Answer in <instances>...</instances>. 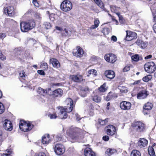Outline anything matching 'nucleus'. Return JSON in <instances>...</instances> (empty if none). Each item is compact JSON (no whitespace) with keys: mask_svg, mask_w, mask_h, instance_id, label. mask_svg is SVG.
Masks as SVG:
<instances>
[{"mask_svg":"<svg viewBox=\"0 0 156 156\" xmlns=\"http://www.w3.org/2000/svg\"><path fill=\"white\" fill-rule=\"evenodd\" d=\"M67 133L72 139L81 138L83 136L82 130L77 127L69 129L67 131Z\"/></svg>","mask_w":156,"mask_h":156,"instance_id":"1","label":"nucleus"},{"mask_svg":"<svg viewBox=\"0 0 156 156\" xmlns=\"http://www.w3.org/2000/svg\"><path fill=\"white\" fill-rule=\"evenodd\" d=\"M35 25V23L33 21L28 22H22L20 23V29L22 32H27L33 29Z\"/></svg>","mask_w":156,"mask_h":156,"instance_id":"2","label":"nucleus"},{"mask_svg":"<svg viewBox=\"0 0 156 156\" xmlns=\"http://www.w3.org/2000/svg\"><path fill=\"white\" fill-rule=\"evenodd\" d=\"M144 69L146 72L152 73L155 71L156 65L153 62H147L144 65Z\"/></svg>","mask_w":156,"mask_h":156,"instance_id":"3","label":"nucleus"},{"mask_svg":"<svg viewBox=\"0 0 156 156\" xmlns=\"http://www.w3.org/2000/svg\"><path fill=\"white\" fill-rule=\"evenodd\" d=\"M19 126L20 129L25 132L30 130L33 127V125L23 120L20 121Z\"/></svg>","mask_w":156,"mask_h":156,"instance_id":"4","label":"nucleus"},{"mask_svg":"<svg viewBox=\"0 0 156 156\" xmlns=\"http://www.w3.org/2000/svg\"><path fill=\"white\" fill-rule=\"evenodd\" d=\"M72 4L69 1L64 0L60 5L61 9L65 12L70 11L72 9Z\"/></svg>","mask_w":156,"mask_h":156,"instance_id":"5","label":"nucleus"},{"mask_svg":"<svg viewBox=\"0 0 156 156\" xmlns=\"http://www.w3.org/2000/svg\"><path fill=\"white\" fill-rule=\"evenodd\" d=\"M57 109L59 111L58 113V117L61 119H66L67 117V113L69 112L67 111V108L63 107H58Z\"/></svg>","mask_w":156,"mask_h":156,"instance_id":"6","label":"nucleus"},{"mask_svg":"<svg viewBox=\"0 0 156 156\" xmlns=\"http://www.w3.org/2000/svg\"><path fill=\"white\" fill-rule=\"evenodd\" d=\"M132 127L133 129L138 132H141L144 130L145 128V125L140 122L137 121L133 123Z\"/></svg>","mask_w":156,"mask_h":156,"instance_id":"7","label":"nucleus"},{"mask_svg":"<svg viewBox=\"0 0 156 156\" xmlns=\"http://www.w3.org/2000/svg\"><path fill=\"white\" fill-rule=\"evenodd\" d=\"M104 58L107 62L111 63H114L117 60L116 56L112 53L106 54Z\"/></svg>","mask_w":156,"mask_h":156,"instance_id":"8","label":"nucleus"},{"mask_svg":"<svg viewBox=\"0 0 156 156\" xmlns=\"http://www.w3.org/2000/svg\"><path fill=\"white\" fill-rule=\"evenodd\" d=\"M126 34L125 38L126 40L131 41L137 38V34L135 32L129 30H126Z\"/></svg>","mask_w":156,"mask_h":156,"instance_id":"9","label":"nucleus"},{"mask_svg":"<svg viewBox=\"0 0 156 156\" xmlns=\"http://www.w3.org/2000/svg\"><path fill=\"white\" fill-rule=\"evenodd\" d=\"M54 150L56 154L60 155L62 154L65 152V148L62 145L57 144L55 145Z\"/></svg>","mask_w":156,"mask_h":156,"instance_id":"10","label":"nucleus"},{"mask_svg":"<svg viewBox=\"0 0 156 156\" xmlns=\"http://www.w3.org/2000/svg\"><path fill=\"white\" fill-rule=\"evenodd\" d=\"M70 78L73 81L76 83H80L85 80L83 76L79 74L73 75L70 76Z\"/></svg>","mask_w":156,"mask_h":156,"instance_id":"11","label":"nucleus"},{"mask_svg":"<svg viewBox=\"0 0 156 156\" xmlns=\"http://www.w3.org/2000/svg\"><path fill=\"white\" fill-rule=\"evenodd\" d=\"M3 127L5 129L8 131H11L12 129V124L11 122L6 119L3 122Z\"/></svg>","mask_w":156,"mask_h":156,"instance_id":"12","label":"nucleus"},{"mask_svg":"<svg viewBox=\"0 0 156 156\" xmlns=\"http://www.w3.org/2000/svg\"><path fill=\"white\" fill-rule=\"evenodd\" d=\"M106 129L107 134L109 135L113 136L116 132L115 127L112 125H109L107 126Z\"/></svg>","mask_w":156,"mask_h":156,"instance_id":"13","label":"nucleus"},{"mask_svg":"<svg viewBox=\"0 0 156 156\" xmlns=\"http://www.w3.org/2000/svg\"><path fill=\"white\" fill-rule=\"evenodd\" d=\"M120 106L122 109L127 110L130 109L131 104L129 102L122 101L120 103Z\"/></svg>","mask_w":156,"mask_h":156,"instance_id":"14","label":"nucleus"},{"mask_svg":"<svg viewBox=\"0 0 156 156\" xmlns=\"http://www.w3.org/2000/svg\"><path fill=\"white\" fill-rule=\"evenodd\" d=\"M66 103L67 106L66 108H67V111L69 112H71L73 108V101L72 100L69 98H66Z\"/></svg>","mask_w":156,"mask_h":156,"instance_id":"15","label":"nucleus"},{"mask_svg":"<svg viewBox=\"0 0 156 156\" xmlns=\"http://www.w3.org/2000/svg\"><path fill=\"white\" fill-rule=\"evenodd\" d=\"M14 8L13 6H9L4 9V12L5 14H8L10 16H12L14 13Z\"/></svg>","mask_w":156,"mask_h":156,"instance_id":"16","label":"nucleus"},{"mask_svg":"<svg viewBox=\"0 0 156 156\" xmlns=\"http://www.w3.org/2000/svg\"><path fill=\"white\" fill-rule=\"evenodd\" d=\"M105 75L107 78L110 79H113L115 76L114 72L112 70H106L105 72Z\"/></svg>","mask_w":156,"mask_h":156,"instance_id":"17","label":"nucleus"},{"mask_svg":"<svg viewBox=\"0 0 156 156\" xmlns=\"http://www.w3.org/2000/svg\"><path fill=\"white\" fill-rule=\"evenodd\" d=\"M83 54V50L79 46H77L76 47V51L73 53L74 56L77 57H81L82 56Z\"/></svg>","mask_w":156,"mask_h":156,"instance_id":"18","label":"nucleus"},{"mask_svg":"<svg viewBox=\"0 0 156 156\" xmlns=\"http://www.w3.org/2000/svg\"><path fill=\"white\" fill-rule=\"evenodd\" d=\"M50 63L52 64L54 68H58L60 67V65L58 61L56 59L52 58L50 59L49 61Z\"/></svg>","mask_w":156,"mask_h":156,"instance_id":"19","label":"nucleus"},{"mask_svg":"<svg viewBox=\"0 0 156 156\" xmlns=\"http://www.w3.org/2000/svg\"><path fill=\"white\" fill-rule=\"evenodd\" d=\"M148 92L146 90H142L137 95L138 99H141L145 98L148 95Z\"/></svg>","mask_w":156,"mask_h":156,"instance_id":"20","label":"nucleus"},{"mask_svg":"<svg viewBox=\"0 0 156 156\" xmlns=\"http://www.w3.org/2000/svg\"><path fill=\"white\" fill-rule=\"evenodd\" d=\"M147 144L148 141L147 140L144 138H141L139 140L138 145L140 147H143L146 146Z\"/></svg>","mask_w":156,"mask_h":156,"instance_id":"21","label":"nucleus"},{"mask_svg":"<svg viewBox=\"0 0 156 156\" xmlns=\"http://www.w3.org/2000/svg\"><path fill=\"white\" fill-rule=\"evenodd\" d=\"M63 94L62 90L58 88L53 91L52 93V94L54 97H60Z\"/></svg>","mask_w":156,"mask_h":156,"instance_id":"22","label":"nucleus"},{"mask_svg":"<svg viewBox=\"0 0 156 156\" xmlns=\"http://www.w3.org/2000/svg\"><path fill=\"white\" fill-rule=\"evenodd\" d=\"M136 43L137 45L142 48H145L147 45V42H144L140 40H137Z\"/></svg>","mask_w":156,"mask_h":156,"instance_id":"23","label":"nucleus"},{"mask_svg":"<svg viewBox=\"0 0 156 156\" xmlns=\"http://www.w3.org/2000/svg\"><path fill=\"white\" fill-rule=\"evenodd\" d=\"M85 156H95V153L90 148H86L84 151Z\"/></svg>","mask_w":156,"mask_h":156,"instance_id":"24","label":"nucleus"},{"mask_svg":"<svg viewBox=\"0 0 156 156\" xmlns=\"http://www.w3.org/2000/svg\"><path fill=\"white\" fill-rule=\"evenodd\" d=\"M50 141L49 134L45 135L42 138V143L43 144H48Z\"/></svg>","mask_w":156,"mask_h":156,"instance_id":"25","label":"nucleus"},{"mask_svg":"<svg viewBox=\"0 0 156 156\" xmlns=\"http://www.w3.org/2000/svg\"><path fill=\"white\" fill-rule=\"evenodd\" d=\"M153 107V104L151 102H147L143 106V108L144 110H151Z\"/></svg>","mask_w":156,"mask_h":156,"instance_id":"26","label":"nucleus"},{"mask_svg":"<svg viewBox=\"0 0 156 156\" xmlns=\"http://www.w3.org/2000/svg\"><path fill=\"white\" fill-rule=\"evenodd\" d=\"M116 150L114 149H109L107 150L105 153L106 156H110L112 154L116 153Z\"/></svg>","mask_w":156,"mask_h":156,"instance_id":"27","label":"nucleus"},{"mask_svg":"<svg viewBox=\"0 0 156 156\" xmlns=\"http://www.w3.org/2000/svg\"><path fill=\"white\" fill-rule=\"evenodd\" d=\"M37 92L40 95L45 96L47 94V90H44L41 87H39Z\"/></svg>","mask_w":156,"mask_h":156,"instance_id":"28","label":"nucleus"},{"mask_svg":"<svg viewBox=\"0 0 156 156\" xmlns=\"http://www.w3.org/2000/svg\"><path fill=\"white\" fill-rule=\"evenodd\" d=\"M118 89L120 90V92L122 94L126 93L128 91V88L125 86H119Z\"/></svg>","mask_w":156,"mask_h":156,"instance_id":"29","label":"nucleus"},{"mask_svg":"<svg viewBox=\"0 0 156 156\" xmlns=\"http://www.w3.org/2000/svg\"><path fill=\"white\" fill-rule=\"evenodd\" d=\"M71 34V32L67 29H65L62 31V35L65 37H69Z\"/></svg>","mask_w":156,"mask_h":156,"instance_id":"30","label":"nucleus"},{"mask_svg":"<svg viewBox=\"0 0 156 156\" xmlns=\"http://www.w3.org/2000/svg\"><path fill=\"white\" fill-rule=\"evenodd\" d=\"M98 89L99 91L101 92H103L106 91L107 89V88L106 86V83H104Z\"/></svg>","mask_w":156,"mask_h":156,"instance_id":"31","label":"nucleus"},{"mask_svg":"<svg viewBox=\"0 0 156 156\" xmlns=\"http://www.w3.org/2000/svg\"><path fill=\"white\" fill-rule=\"evenodd\" d=\"M94 2L101 8L103 9L104 7V5L101 0H94Z\"/></svg>","mask_w":156,"mask_h":156,"instance_id":"32","label":"nucleus"},{"mask_svg":"<svg viewBox=\"0 0 156 156\" xmlns=\"http://www.w3.org/2000/svg\"><path fill=\"white\" fill-rule=\"evenodd\" d=\"M90 74L93 75L94 76H96L97 75V72L96 70L92 69L89 70L87 72V76H89Z\"/></svg>","mask_w":156,"mask_h":156,"instance_id":"33","label":"nucleus"},{"mask_svg":"<svg viewBox=\"0 0 156 156\" xmlns=\"http://www.w3.org/2000/svg\"><path fill=\"white\" fill-rule=\"evenodd\" d=\"M131 156H141V154L138 151L133 150L131 153Z\"/></svg>","mask_w":156,"mask_h":156,"instance_id":"34","label":"nucleus"},{"mask_svg":"<svg viewBox=\"0 0 156 156\" xmlns=\"http://www.w3.org/2000/svg\"><path fill=\"white\" fill-rule=\"evenodd\" d=\"M152 78V76L151 75H148L143 78V80L145 82H147L151 80Z\"/></svg>","mask_w":156,"mask_h":156,"instance_id":"35","label":"nucleus"},{"mask_svg":"<svg viewBox=\"0 0 156 156\" xmlns=\"http://www.w3.org/2000/svg\"><path fill=\"white\" fill-rule=\"evenodd\" d=\"M148 152L150 156H156L154 149L152 147H149Z\"/></svg>","mask_w":156,"mask_h":156,"instance_id":"36","label":"nucleus"},{"mask_svg":"<svg viewBox=\"0 0 156 156\" xmlns=\"http://www.w3.org/2000/svg\"><path fill=\"white\" fill-rule=\"evenodd\" d=\"M113 98V95L112 92H109L107 96L105 98V100L106 101H109L111 100Z\"/></svg>","mask_w":156,"mask_h":156,"instance_id":"37","label":"nucleus"},{"mask_svg":"<svg viewBox=\"0 0 156 156\" xmlns=\"http://www.w3.org/2000/svg\"><path fill=\"white\" fill-rule=\"evenodd\" d=\"M112 12H116L118 11L119 9L120 8L116 7V6H110Z\"/></svg>","mask_w":156,"mask_h":156,"instance_id":"38","label":"nucleus"},{"mask_svg":"<svg viewBox=\"0 0 156 156\" xmlns=\"http://www.w3.org/2000/svg\"><path fill=\"white\" fill-rule=\"evenodd\" d=\"M93 99L94 101L97 103L100 102L101 100V97L97 95L94 96Z\"/></svg>","mask_w":156,"mask_h":156,"instance_id":"39","label":"nucleus"},{"mask_svg":"<svg viewBox=\"0 0 156 156\" xmlns=\"http://www.w3.org/2000/svg\"><path fill=\"white\" fill-rule=\"evenodd\" d=\"M99 124L101 125H105L108 122L107 119H106L104 120H102V119H99L98 121Z\"/></svg>","mask_w":156,"mask_h":156,"instance_id":"40","label":"nucleus"},{"mask_svg":"<svg viewBox=\"0 0 156 156\" xmlns=\"http://www.w3.org/2000/svg\"><path fill=\"white\" fill-rule=\"evenodd\" d=\"M44 25L46 29H49L51 27V24L48 22H45Z\"/></svg>","mask_w":156,"mask_h":156,"instance_id":"41","label":"nucleus"},{"mask_svg":"<svg viewBox=\"0 0 156 156\" xmlns=\"http://www.w3.org/2000/svg\"><path fill=\"white\" fill-rule=\"evenodd\" d=\"M132 59L133 60L135 61H138L139 60V55H133L131 57Z\"/></svg>","mask_w":156,"mask_h":156,"instance_id":"42","label":"nucleus"},{"mask_svg":"<svg viewBox=\"0 0 156 156\" xmlns=\"http://www.w3.org/2000/svg\"><path fill=\"white\" fill-rule=\"evenodd\" d=\"M5 111L4 107L2 103L0 102V114L3 113Z\"/></svg>","mask_w":156,"mask_h":156,"instance_id":"43","label":"nucleus"},{"mask_svg":"<svg viewBox=\"0 0 156 156\" xmlns=\"http://www.w3.org/2000/svg\"><path fill=\"white\" fill-rule=\"evenodd\" d=\"M32 3L36 7L38 8L39 7L40 5L37 0H33Z\"/></svg>","mask_w":156,"mask_h":156,"instance_id":"44","label":"nucleus"},{"mask_svg":"<svg viewBox=\"0 0 156 156\" xmlns=\"http://www.w3.org/2000/svg\"><path fill=\"white\" fill-rule=\"evenodd\" d=\"M48 116L51 119H55L57 118V116L56 113L54 114H48Z\"/></svg>","mask_w":156,"mask_h":156,"instance_id":"45","label":"nucleus"},{"mask_svg":"<svg viewBox=\"0 0 156 156\" xmlns=\"http://www.w3.org/2000/svg\"><path fill=\"white\" fill-rule=\"evenodd\" d=\"M19 76L20 77L23 78L26 76V75L25 74L24 71H22L19 73Z\"/></svg>","mask_w":156,"mask_h":156,"instance_id":"46","label":"nucleus"},{"mask_svg":"<svg viewBox=\"0 0 156 156\" xmlns=\"http://www.w3.org/2000/svg\"><path fill=\"white\" fill-rule=\"evenodd\" d=\"M6 59V57L3 55L1 51H0V59L2 60H5Z\"/></svg>","mask_w":156,"mask_h":156,"instance_id":"47","label":"nucleus"},{"mask_svg":"<svg viewBox=\"0 0 156 156\" xmlns=\"http://www.w3.org/2000/svg\"><path fill=\"white\" fill-rule=\"evenodd\" d=\"M130 69V67L129 66H127L123 69L124 72H126L129 71Z\"/></svg>","mask_w":156,"mask_h":156,"instance_id":"48","label":"nucleus"},{"mask_svg":"<svg viewBox=\"0 0 156 156\" xmlns=\"http://www.w3.org/2000/svg\"><path fill=\"white\" fill-rule=\"evenodd\" d=\"M8 153H5L1 155L2 156H12L11 155L12 152L11 151H8Z\"/></svg>","mask_w":156,"mask_h":156,"instance_id":"49","label":"nucleus"},{"mask_svg":"<svg viewBox=\"0 0 156 156\" xmlns=\"http://www.w3.org/2000/svg\"><path fill=\"white\" fill-rule=\"evenodd\" d=\"M42 66H44V68L45 70H47L48 68V66L46 63H43L42 65Z\"/></svg>","mask_w":156,"mask_h":156,"instance_id":"50","label":"nucleus"},{"mask_svg":"<svg viewBox=\"0 0 156 156\" xmlns=\"http://www.w3.org/2000/svg\"><path fill=\"white\" fill-rule=\"evenodd\" d=\"M100 23L99 20L98 19H95L94 21V24L98 27Z\"/></svg>","mask_w":156,"mask_h":156,"instance_id":"51","label":"nucleus"},{"mask_svg":"<svg viewBox=\"0 0 156 156\" xmlns=\"http://www.w3.org/2000/svg\"><path fill=\"white\" fill-rule=\"evenodd\" d=\"M37 72L38 74L41 75H44L45 74L44 71L42 70H38Z\"/></svg>","mask_w":156,"mask_h":156,"instance_id":"52","label":"nucleus"},{"mask_svg":"<svg viewBox=\"0 0 156 156\" xmlns=\"http://www.w3.org/2000/svg\"><path fill=\"white\" fill-rule=\"evenodd\" d=\"M36 156H46L45 154L43 152H40L36 154Z\"/></svg>","mask_w":156,"mask_h":156,"instance_id":"53","label":"nucleus"},{"mask_svg":"<svg viewBox=\"0 0 156 156\" xmlns=\"http://www.w3.org/2000/svg\"><path fill=\"white\" fill-rule=\"evenodd\" d=\"M103 139L105 141H108L109 140V137L108 136H105L103 137Z\"/></svg>","mask_w":156,"mask_h":156,"instance_id":"54","label":"nucleus"},{"mask_svg":"<svg viewBox=\"0 0 156 156\" xmlns=\"http://www.w3.org/2000/svg\"><path fill=\"white\" fill-rule=\"evenodd\" d=\"M111 40L114 42H116L117 41V38L115 36L113 35L112 36Z\"/></svg>","mask_w":156,"mask_h":156,"instance_id":"55","label":"nucleus"},{"mask_svg":"<svg viewBox=\"0 0 156 156\" xmlns=\"http://www.w3.org/2000/svg\"><path fill=\"white\" fill-rule=\"evenodd\" d=\"M6 37V34H0V39H3Z\"/></svg>","mask_w":156,"mask_h":156,"instance_id":"56","label":"nucleus"},{"mask_svg":"<svg viewBox=\"0 0 156 156\" xmlns=\"http://www.w3.org/2000/svg\"><path fill=\"white\" fill-rule=\"evenodd\" d=\"M152 57V55H149L144 57V59H148L151 58Z\"/></svg>","mask_w":156,"mask_h":156,"instance_id":"57","label":"nucleus"},{"mask_svg":"<svg viewBox=\"0 0 156 156\" xmlns=\"http://www.w3.org/2000/svg\"><path fill=\"white\" fill-rule=\"evenodd\" d=\"M98 27V26L94 24V25H92L90 28L91 29H94L97 28Z\"/></svg>","mask_w":156,"mask_h":156,"instance_id":"58","label":"nucleus"},{"mask_svg":"<svg viewBox=\"0 0 156 156\" xmlns=\"http://www.w3.org/2000/svg\"><path fill=\"white\" fill-rule=\"evenodd\" d=\"M153 30L154 32L156 33V23L154 24L153 26Z\"/></svg>","mask_w":156,"mask_h":156,"instance_id":"59","label":"nucleus"},{"mask_svg":"<svg viewBox=\"0 0 156 156\" xmlns=\"http://www.w3.org/2000/svg\"><path fill=\"white\" fill-rule=\"evenodd\" d=\"M140 80H138L136 81H135L134 83H133V85L138 84L140 83Z\"/></svg>","mask_w":156,"mask_h":156,"instance_id":"60","label":"nucleus"},{"mask_svg":"<svg viewBox=\"0 0 156 156\" xmlns=\"http://www.w3.org/2000/svg\"><path fill=\"white\" fill-rule=\"evenodd\" d=\"M55 28L57 30L61 31L62 30V29L59 27L56 26L55 27Z\"/></svg>","mask_w":156,"mask_h":156,"instance_id":"61","label":"nucleus"},{"mask_svg":"<svg viewBox=\"0 0 156 156\" xmlns=\"http://www.w3.org/2000/svg\"><path fill=\"white\" fill-rule=\"evenodd\" d=\"M154 20L156 23V15L154 16Z\"/></svg>","mask_w":156,"mask_h":156,"instance_id":"62","label":"nucleus"},{"mask_svg":"<svg viewBox=\"0 0 156 156\" xmlns=\"http://www.w3.org/2000/svg\"><path fill=\"white\" fill-rule=\"evenodd\" d=\"M2 96V92L0 90V98H1Z\"/></svg>","mask_w":156,"mask_h":156,"instance_id":"63","label":"nucleus"},{"mask_svg":"<svg viewBox=\"0 0 156 156\" xmlns=\"http://www.w3.org/2000/svg\"><path fill=\"white\" fill-rule=\"evenodd\" d=\"M110 104V102H108L107 104V107H109Z\"/></svg>","mask_w":156,"mask_h":156,"instance_id":"64","label":"nucleus"}]
</instances>
